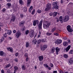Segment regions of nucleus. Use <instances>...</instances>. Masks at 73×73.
Returning <instances> with one entry per match:
<instances>
[{"instance_id": "56", "label": "nucleus", "mask_w": 73, "mask_h": 73, "mask_svg": "<svg viewBox=\"0 0 73 73\" xmlns=\"http://www.w3.org/2000/svg\"><path fill=\"white\" fill-rule=\"evenodd\" d=\"M15 61L16 62H17V61H18V60H17V59L16 58L15 59Z\"/></svg>"}, {"instance_id": "31", "label": "nucleus", "mask_w": 73, "mask_h": 73, "mask_svg": "<svg viewBox=\"0 0 73 73\" xmlns=\"http://www.w3.org/2000/svg\"><path fill=\"white\" fill-rule=\"evenodd\" d=\"M56 28L54 27V28H53L52 30L51 31L52 32H54L55 31H56Z\"/></svg>"}, {"instance_id": "6", "label": "nucleus", "mask_w": 73, "mask_h": 73, "mask_svg": "<svg viewBox=\"0 0 73 73\" xmlns=\"http://www.w3.org/2000/svg\"><path fill=\"white\" fill-rule=\"evenodd\" d=\"M43 22V20H41L40 21V23L38 25V27L40 29H42L41 27L42 26V23Z\"/></svg>"}, {"instance_id": "52", "label": "nucleus", "mask_w": 73, "mask_h": 73, "mask_svg": "<svg viewBox=\"0 0 73 73\" xmlns=\"http://www.w3.org/2000/svg\"><path fill=\"white\" fill-rule=\"evenodd\" d=\"M43 27L45 29H46V25L44 24Z\"/></svg>"}, {"instance_id": "11", "label": "nucleus", "mask_w": 73, "mask_h": 73, "mask_svg": "<svg viewBox=\"0 0 73 73\" xmlns=\"http://www.w3.org/2000/svg\"><path fill=\"white\" fill-rule=\"evenodd\" d=\"M50 25V22H46V27L47 29L49 28Z\"/></svg>"}, {"instance_id": "20", "label": "nucleus", "mask_w": 73, "mask_h": 73, "mask_svg": "<svg viewBox=\"0 0 73 73\" xmlns=\"http://www.w3.org/2000/svg\"><path fill=\"white\" fill-rule=\"evenodd\" d=\"M43 58H44V57L43 56H40L38 57V59L40 61H42L43 60Z\"/></svg>"}, {"instance_id": "26", "label": "nucleus", "mask_w": 73, "mask_h": 73, "mask_svg": "<svg viewBox=\"0 0 73 73\" xmlns=\"http://www.w3.org/2000/svg\"><path fill=\"white\" fill-rule=\"evenodd\" d=\"M55 50V48L54 47L52 48L51 50V53H54V51Z\"/></svg>"}, {"instance_id": "36", "label": "nucleus", "mask_w": 73, "mask_h": 73, "mask_svg": "<svg viewBox=\"0 0 73 73\" xmlns=\"http://www.w3.org/2000/svg\"><path fill=\"white\" fill-rule=\"evenodd\" d=\"M69 53L70 54H73V50H71L69 51Z\"/></svg>"}, {"instance_id": "57", "label": "nucleus", "mask_w": 73, "mask_h": 73, "mask_svg": "<svg viewBox=\"0 0 73 73\" xmlns=\"http://www.w3.org/2000/svg\"><path fill=\"white\" fill-rule=\"evenodd\" d=\"M19 55V54L18 53H16V54H15V56L16 57L17 56Z\"/></svg>"}, {"instance_id": "59", "label": "nucleus", "mask_w": 73, "mask_h": 73, "mask_svg": "<svg viewBox=\"0 0 73 73\" xmlns=\"http://www.w3.org/2000/svg\"><path fill=\"white\" fill-rule=\"evenodd\" d=\"M3 12H5V9H3Z\"/></svg>"}, {"instance_id": "46", "label": "nucleus", "mask_w": 73, "mask_h": 73, "mask_svg": "<svg viewBox=\"0 0 73 73\" xmlns=\"http://www.w3.org/2000/svg\"><path fill=\"white\" fill-rule=\"evenodd\" d=\"M35 10L34 9L31 13L32 15H33L35 13Z\"/></svg>"}, {"instance_id": "17", "label": "nucleus", "mask_w": 73, "mask_h": 73, "mask_svg": "<svg viewBox=\"0 0 73 73\" xmlns=\"http://www.w3.org/2000/svg\"><path fill=\"white\" fill-rule=\"evenodd\" d=\"M73 64V61L71 60H70L68 61V64L70 65H72V64Z\"/></svg>"}, {"instance_id": "19", "label": "nucleus", "mask_w": 73, "mask_h": 73, "mask_svg": "<svg viewBox=\"0 0 73 73\" xmlns=\"http://www.w3.org/2000/svg\"><path fill=\"white\" fill-rule=\"evenodd\" d=\"M46 48V45H44L43 46V47H41V50H45V49Z\"/></svg>"}, {"instance_id": "22", "label": "nucleus", "mask_w": 73, "mask_h": 73, "mask_svg": "<svg viewBox=\"0 0 73 73\" xmlns=\"http://www.w3.org/2000/svg\"><path fill=\"white\" fill-rule=\"evenodd\" d=\"M63 45L64 46H68V42H63Z\"/></svg>"}, {"instance_id": "54", "label": "nucleus", "mask_w": 73, "mask_h": 73, "mask_svg": "<svg viewBox=\"0 0 73 73\" xmlns=\"http://www.w3.org/2000/svg\"><path fill=\"white\" fill-rule=\"evenodd\" d=\"M1 73H4V70H1Z\"/></svg>"}, {"instance_id": "37", "label": "nucleus", "mask_w": 73, "mask_h": 73, "mask_svg": "<svg viewBox=\"0 0 73 73\" xmlns=\"http://www.w3.org/2000/svg\"><path fill=\"white\" fill-rule=\"evenodd\" d=\"M19 3L21 4H24V2H23L22 0H19Z\"/></svg>"}, {"instance_id": "42", "label": "nucleus", "mask_w": 73, "mask_h": 73, "mask_svg": "<svg viewBox=\"0 0 73 73\" xmlns=\"http://www.w3.org/2000/svg\"><path fill=\"white\" fill-rule=\"evenodd\" d=\"M25 57L28 58V54L26 53L25 54Z\"/></svg>"}, {"instance_id": "1", "label": "nucleus", "mask_w": 73, "mask_h": 73, "mask_svg": "<svg viewBox=\"0 0 73 73\" xmlns=\"http://www.w3.org/2000/svg\"><path fill=\"white\" fill-rule=\"evenodd\" d=\"M21 33L20 31H18L16 33V36L17 38H19V37L21 36Z\"/></svg>"}, {"instance_id": "28", "label": "nucleus", "mask_w": 73, "mask_h": 73, "mask_svg": "<svg viewBox=\"0 0 73 73\" xmlns=\"http://www.w3.org/2000/svg\"><path fill=\"white\" fill-rule=\"evenodd\" d=\"M29 45V43L28 42H26V48H28Z\"/></svg>"}, {"instance_id": "21", "label": "nucleus", "mask_w": 73, "mask_h": 73, "mask_svg": "<svg viewBox=\"0 0 73 73\" xmlns=\"http://www.w3.org/2000/svg\"><path fill=\"white\" fill-rule=\"evenodd\" d=\"M46 68H47V69L48 70H50L52 69L51 67L47 65H46Z\"/></svg>"}, {"instance_id": "9", "label": "nucleus", "mask_w": 73, "mask_h": 73, "mask_svg": "<svg viewBox=\"0 0 73 73\" xmlns=\"http://www.w3.org/2000/svg\"><path fill=\"white\" fill-rule=\"evenodd\" d=\"M57 3L56 2H55L54 3H53L52 4V5H54L55 7V9H57L58 8V6L57 5Z\"/></svg>"}, {"instance_id": "16", "label": "nucleus", "mask_w": 73, "mask_h": 73, "mask_svg": "<svg viewBox=\"0 0 73 73\" xmlns=\"http://www.w3.org/2000/svg\"><path fill=\"white\" fill-rule=\"evenodd\" d=\"M31 1H32V0H28L27 2V7H29V5L31 2Z\"/></svg>"}, {"instance_id": "18", "label": "nucleus", "mask_w": 73, "mask_h": 73, "mask_svg": "<svg viewBox=\"0 0 73 73\" xmlns=\"http://www.w3.org/2000/svg\"><path fill=\"white\" fill-rule=\"evenodd\" d=\"M25 23V21H22L20 23L19 25H20V26H23Z\"/></svg>"}, {"instance_id": "40", "label": "nucleus", "mask_w": 73, "mask_h": 73, "mask_svg": "<svg viewBox=\"0 0 73 73\" xmlns=\"http://www.w3.org/2000/svg\"><path fill=\"white\" fill-rule=\"evenodd\" d=\"M22 68L23 70H25V66L24 65H23L22 66Z\"/></svg>"}, {"instance_id": "43", "label": "nucleus", "mask_w": 73, "mask_h": 73, "mask_svg": "<svg viewBox=\"0 0 73 73\" xmlns=\"http://www.w3.org/2000/svg\"><path fill=\"white\" fill-rule=\"evenodd\" d=\"M41 42V40H38L37 43L38 44H40Z\"/></svg>"}, {"instance_id": "8", "label": "nucleus", "mask_w": 73, "mask_h": 73, "mask_svg": "<svg viewBox=\"0 0 73 73\" xmlns=\"http://www.w3.org/2000/svg\"><path fill=\"white\" fill-rule=\"evenodd\" d=\"M70 47H71L70 45H68L67 47L66 48L64 49V51H66V52H68L69 49H70Z\"/></svg>"}, {"instance_id": "48", "label": "nucleus", "mask_w": 73, "mask_h": 73, "mask_svg": "<svg viewBox=\"0 0 73 73\" xmlns=\"http://www.w3.org/2000/svg\"><path fill=\"white\" fill-rule=\"evenodd\" d=\"M41 35V32H40L39 33V34L38 35V37H40V36Z\"/></svg>"}, {"instance_id": "12", "label": "nucleus", "mask_w": 73, "mask_h": 73, "mask_svg": "<svg viewBox=\"0 0 73 73\" xmlns=\"http://www.w3.org/2000/svg\"><path fill=\"white\" fill-rule=\"evenodd\" d=\"M61 42H62V40L61 39H57L55 42L56 44H60Z\"/></svg>"}, {"instance_id": "49", "label": "nucleus", "mask_w": 73, "mask_h": 73, "mask_svg": "<svg viewBox=\"0 0 73 73\" xmlns=\"http://www.w3.org/2000/svg\"><path fill=\"white\" fill-rule=\"evenodd\" d=\"M11 72V70L10 69H8L7 70V73H10Z\"/></svg>"}, {"instance_id": "13", "label": "nucleus", "mask_w": 73, "mask_h": 73, "mask_svg": "<svg viewBox=\"0 0 73 73\" xmlns=\"http://www.w3.org/2000/svg\"><path fill=\"white\" fill-rule=\"evenodd\" d=\"M12 31H11V30H9L6 31V33H7V35H11V33H12Z\"/></svg>"}, {"instance_id": "29", "label": "nucleus", "mask_w": 73, "mask_h": 73, "mask_svg": "<svg viewBox=\"0 0 73 73\" xmlns=\"http://www.w3.org/2000/svg\"><path fill=\"white\" fill-rule=\"evenodd\" d=\"M4 40V38L3 37L1 39H0V43H2L3 41Z\"/></svg>"}, {"instance_id": "61", "label": "nucleus", "mask_w": 73, "mask_h": 73, "mask_svg": "<svg viewBox=\"0 0 73 73\" xmlns=\"http://www.w3.org/2000/svg\"><path fill=\"white\" fill-rule=\"evenodd\" d=\"M64 40H66L67 39V38H66V37H64Z\"/></svg>"}, {"instance_id": "60", "label": "nucleus", "mask_w": 73, "mask_h": 73, "mask_svg": "<svg viewBox=\"0 0 73 73\" xmlns=\"http://www.w3.org/2000/svg\"><path fill=\"white\" fill-rule=\"evenodd\" d=\"M21 18H23V15L21 14Z\"/></svg>"}, {"instance_id": "10", "label": "nucleus", "mask_w": 73, "mask_h": 73, "mask_svg": "<svg viewBox=\"0 0 73 73\" xmlns=\"http://www.w3.org/2000/svg\"><path fill=\"white\" fill-rule=\"evenodd\" d=\"M35 35V32L33 30L31 31L30 34V37H33Z\"/></svg>"}, {"instance_id": "4", "label": "nucleus", "mask_w": 73, "mask_h": 73, "mask_svg": "<svg viewBox=\"0 0 73 73\" xmlns=\"http://www.w3.org/2000/svg\"><path fill=\"white\" fill-rule=\"evenodd\" d=\"M71 27L70 25L67 26V29L69 32H72L73 31V30L71 29Z\"/></svg>"}, {"instance_id": "32", "label": "nucleus", "mask_w": 73, "mask_h": 73, "mask_svg": "<svg viewBox=\"0 0 73 73\" xmlns=\"http://www.w3.org/2000/svg\"><path fill=\"white\" fill-rule=\"evenodd\" d=\"M4 54V52L3 51H0V56H3V55Z\"/></svg>"}, {"instance_id": "51", "label": "nucleus", "mask_w": 73, "mask_h": 73, "mask_svg": "<svg viewBox=\"0 0 73 73\" xmlns=\"http://www.w3.org/2000/svg\"><path fill=\"white\" fill-rule=\"evenodd\" d=\"M60 3L61 4H63L64 3V0H60Z\"/></svg>"}, {"instance_id": "47", "label": "nucleus", "mask_w": 73, "mask_h": 73, "mask_svg": "<svg viewBox=\"0 0 73 73\" xmlns=\"http://www.w3.org/2000/svg\"><path fill=\"white\" fill-rule=\"evenodd\" d=\"M53 15V14L52 13H50L49 14V15L50 16H52V15Z\"/></svg>"}, {"instance_id": "14", "label": "nucleus", "mask_w": 73, "mask_h": 73, "mask_svg": "<svg viewBox=\"0 0 73 73\" xmlns=\"http://www.w3.org/2000/svg\"><path fill=\"white\" fill-rule=\"evenodd\" d=\"M7 49L9 51H10L11 52H13V48H12L9 47H7Z\"/></svg>"}, {"instance_id": "44", "label": "nucleus", "mask_w": 73, "mask_h": 73, "mask_svg": "<svg viewBox=\"0 0 73 73\" xmlns=\"http://www.w3.org/2000/svg\"><path fill=\"white\" fill-rule=\"evenodd\" d=\"M50 66H51V67L52 68L53 66V64L51 63H50Z\"/></svg>"}, {"instance_id": "7", "label": "nucleus", "mask_w": 73, "mask_h": 73, "mask_svg": "<svg viewBox=\"0 0 73 73\" xmlns=\"http://www.w3.org/2000/svg\"><path fill=\"white\" fill-rule=\"evenodd\" d=\"M39 22V21L38 20H35L33 22V25L34 26H36V24H38Z\"/></svg>"}, {"instance_id": "39", "label": "nucleus", "mask_w": 73, "mask_h": 73, "mask_svg": "<svg viewBox=\"0 0 73 73\" xmlns=\"http://www.w3.org/2000/svg\"><path fill=\"white\" fill-rule=\"evenodd\" d=\"M46 35L47 36H50V35H52V33H46Z\"/></svg>"}, {"instance_id": "53", "label": "nucleus", "mask_w": 73, "mask_h": 73, "mask_svg": "<svg viewBox=\"0 0 73 73\" xmlns=\"http://www.w3.org/2000/svg\"><path fill=\"white\" fill-rule=\"evenodd\" d=\"M26 60L27 62H28V60H29V59H28V57L26 58Z\"/></svg>"}, {"instance_id": "64", "label": "nucleus", "mask_w": 73, "mask_h": 73, "mask_svg": "<svg viewBox=\"0 0 73 73\" xmlns=\"http://www.w3.org/2000/svg\"><path fill=\"white\" fill-rule=\"evenodd\" d=\"M68 42L69 44H70V40H68Z\"/></svg>"}, {"instance_id": "35", "label": "nucleus", "mask_w": 73, "mask_h": 73, "mask_svg": "<svg viewBox=\"0 0 73 73\" xmlns=\"http://www.w3.org/2000/svg\"><path fill=\"white\" fill-rule=\"evenodd\" d=\"M42 12V11L39 9H38L37 11V13H41Z\"/></svg>"}, {"instance_id": "25", "label": "nucleus", "mask_w": 73, "mask_h": 73, "mask_svg": "<svg viewBox=\"0 0 73 73\" xmlns=\"http://www.w3.org/2000/svg\"><path fill=\"white\" fill-rule=\"evenodd\" d=\"M23 11L24 12H27V7H24L23 9Z\"/></svg>"}, {"instance_id": "38", "label": "nucleus", "mask_w": 73, "mask_h": 73, "mask_svg": "<svg viewBox=\"0 0 73 73\" xmlns=\"http://www.w3.org/2000/svg\"><path fill=\"white\" fill-rule=\"evenodd\" d=\"M63 56L64 58H67V57H68V55L67 54H64Z\"/></svg>"}, {"instance_id": "41", "label": "nucleus", "mask_w": 73, "mask_h": 73, "mask_svg": "<svg viewBox=\"0 0 73 73\" xmlns=\"http://www.w3.org/2000/svg\"><path fill=\"white\" fill-rule=\"evenodd\" d=\"M11 66V64H9L6 66V68H8V67H9V66Z\"/></svg>"}, {"instance_id": "50", "label": "nucleus", "mask_w": 73, "mask_h": 73, "mask_svg": "<svg viewBox=\"0 0 73 73\" xmlns=\"http://www.w3.org/2000/svg\"><path fill=\"white\" fill-rule=\"evenodd\" d=\"M42 42H45V40L44 39H42Z\"/></svg>"}, {"instance_id": "55", "label": "nucleus", "mask_w": 73, "mask_h": 73, "mask_svg": "<svg viewBox=\"0 0 73 73\" xmlns=\"http://www.w3.org/2000/svg\"><path fill=\"white\" fill-rule=\"evenodd\" d=\"M60 73H64V72L61 70H60Z\"/></svg>"}, {"instance_id": "15", "label": "nucleus", "mask_w": 73, "mask_h": 73, "mask_svg": "<svg viewBox=\"0 0 73 73\" xmlns=\"http://www.w3.org/2000/svg\"><path fill=\"white\" fill-rule=\"evenodd\" d=\"M62 20H63V18H62V16H60L59 17V20L61 22V23H63V21H62Z\"/></svg>"}, {"instance_id": "30", "label": "nucleus", "mask_w": 73, "mask_h": 73, "mask_svg": "<svg viewBox=\"0 0 73 73\" xmlns=\"http://www.w3.org/2000/svg\"><path fill=\"white\" fill-rule=\"evenodd\" d=\"M32 9H33V7L32 6H31L29 9V12H31V11L32 10Z\"/></svg>"}, {"instance_id": "2", "label": "nucleus", "mask_w": 73, "mask_h": 73, "mask_svg": "<svg viewBox=\"0 0 73 73\" xmlns=\"http://www.w3.org/2000/svg\"><path fill=\"white\" fill-rule=\"evenodd\" d=\"M69 20V17L68 16H66L64 17L63 21L64 22H67Z\"/></svg>"}, {"instance_id": "23", "label": "nucleus", "mask_w": 73, "mask_h": 73, "mask_svg": "<svg viewBox=\"0 0 73 73\" xmlns=\"http://www.w3.org/2000/svg\"><path fill=\"white\" fill-rule=\"evenodd\" d=\"M7 9H9L10 8V7L11 6V4L10 3H8L7 4Z\"/></svg>"}, {"instance_id": "27", "label": "nucleus", "mask_w": 73, "mask_h": 73, "mask_svg": "<svg viewBox=\"0 0 73 73\" xmlns=\"http://www.w3.org/2000/svg\"><path fill=\"white\" fill-rule=\"evenodd\" d=\"M29 30H26L25 31V34L26 35H28V34H29Z\"/></svg>"}, {"instance_id": "24", "label": "nucleus", "mask_w": 73, "mask_h": 73, "mask_svg": "<svg viewBox=\"0 0 73 73\" xmlns=\"http://www.w3.org/2000/svg\"><path fill=\"white\" fill-rule=\"evenodd\" d=\"M15 19H16V17H15V16H13L11 19V21L13 22L15 21Z\"/></svg>"}, {"instance_id": "3", "label": "nucleus", "mask_w": 73, "mask_h": 73, "mask_svg": "<svg viewBox=\"0 0 73 73\" xmlns=\"http://www.w3.org/2000/svg\"><path fill=\"white\" fill-rule=\"evenodd\" d=\"M46 5L47 7L46 8V10L47 11H48L51 8V4L50 3H48Z\"/></svg>"}, {"instance_id": "5", "label": "nucleus", "mask_w": 73, "mask_h": 73, "mask_svg": "<svg viewBox=\"0 0 73 73\" xmlns=\"http://www.w3.org/2000/svg\"><path fill=\"white\" fill-rule=\"evenodd\" d=\"M61 50V48L57 47L55 49V50L56 52V54H58V52L60 51Z\"/></svg>"}, {"instance_id": "33", "label": "nucleus", "mask_w": 73, "mask_h": 73, "mask_svg": "<svg viewBox=\"0 0 73 73\" xmlns=\"http://www.w3.org/2000/svg\"><path fill=\"white\" fill-rule=\"evenodd\" d=\"M57 14V12H54V14H53V17H56Z\"/></svg>"}, {"instance_id": "58", "label": "nucleus", "mask_w": 73, "mask_h": 73, "mask_svg": "<svg viewBox=\"0 0 73 73\" xmlns=\"http://www.w3.org/2000/svg\"><path fill=\"white\" fill-rule=\"evenodd\" d=\"M13 32L14 33H15L16 32V31L14 30L13 31Z\"/></svg>"}, {"instance_id": "45", "label": "nucleus", "mask_w": 73, "mask_h": 73, "mask_svg": "<svg viewBox=\"0 0 73 73\" xmlns=\"http://www.w3.org/2000/svg\"><path fill=\"white\" fill-rule=\"evenodd\" d=\"M7 33H5L3 35V36L5 37H7Z\"/></svg>"}, {"instance_id": "34", "label": "nucleus", "mask_w": 73, "mask_h": 73, "mask_svg": "<svg viewBox=\"0 0 73 73\" xmlns=\"http://www.w3.org/2000/svg\"><path fill=\"white\" fill-rule=\"evenodd\" d=\"M54 35L55 36H59V34H58V33H54Z\"/></svg>"}, {"instance_id": "62", "label": "nucleus", "mask_w": 73, "mask_h": 73, "mask_svg": "<svg viewBox=\"0 0 73 73\" xmlns=\"http://www.w3.org/2000/svg\"><path fill=\"white\" fill-rule=\"evenodd\" d=\"M36 42H37V41H34V43L35 44H36Z\"/></svg>"}, {"instance_id": "63", "label": "nucleus", "mask_w": 73, "mask_h": 73, "mask_svg": "<svg viewBox=\"0 0 73 73\" xmlns=\"http://www.w3.org/2000/svg\"><path fill=\"white\" fill-rule=\"evenodd\" d=\"M9 40H11V39H12V38L11 37H9Z\"/></svg>"}]
</instances>
